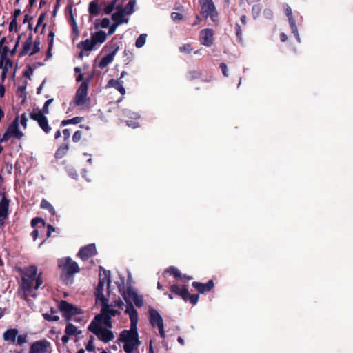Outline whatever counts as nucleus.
I'll list each match as a JSON object with an SVG mask.
<instances>
[{
	"instance_id": "obj_1",
	"label": "nucleus",
	"mask_w": 353,
	"mask_h": 353,
	"mask_svg": "<svg viewBox=\"0 0 353 353\" xmlns=\"http://www.w3.org/2000/svg\"><path fill=\"white\" fill-rule=\"evenodd\" d=\"M125 312L130 316V329L123 330L120 334L119 339L124 343V351L126 353H132L140 344L137 332L138 313L133 306L126 308Z\"/></svg>"
},
{
	"instance_id": "obj_2",
	"label": "nucleus",
	"mask_w": 353,
	"mask_h": 353,
	"mask_svg": "<svg viewBox=\"0 0 353 353\" xmlns=\"http://www.w3.org/2000/svg\"><path fill=\"white\" fill-rule=\"evenodd\" d=\"M110 284V272L101 269L99 273V281L94 292L96 303L101 305V312H110L112 315L119 314V312L113 308V305L108 304V300L105 294H109V286Z\"/></svg>"
},
{
	"instance_id": "obj_3",
	"label": "nucleus",
	"mask_w": 353,
	"mask_h": 353,
	"mask_svg": "<svg viewBox=\"0 0 353 353\" xmlns=\"http://www.w3.org/2000/svg\"><path fill=\"white\" fill-rule=\"evenodd\" d=\"M115 316L103 310V313L97 315L91 322L88 327L89 330L104 343L112 341L114 338V335L108 328L112 327L111 318Z\"/></svg>"
},
{
	"instance_id": "obj_4",
	"label": "nucleus",
	"mask_w": 353,
	"mask_h": 353,
	"mask_svg": "<svg viewBox=\"0 0 353 353\" xmlns=\"http://www.w3.org/2000/svg\"><path fill=\"white\" fill-rule=\"evenodd\" d=\"M43 283L41 273H37V268L31 265L24 270L22 276L21 289L26 296H34L33 290H37Z\"/></svg>"
},
{
	"instance_id": "obj_5",
	"label": "nucleus",
	"mask_w": 353,
	"mask_h": 353,
	"mask_svg": "<svg viewBox=\"0 0 353 353\" xmlns=\"http://www.w3.org/2000/svg\"><path fill=\"white\" fill-rule=\"evenodd\" d=\"M134 5V1H130L124 8L119 6L116 7V12L112 16L114 24L109 26V35L112 34L119 25L128 22V17L133 13Z\"/></svg>"
},
{
	"instance_id": "obj_6",
	"label": "nucleus",
	"mask_w": 353,
	"mask_h": 353,
	"mask_svg": "<svg viewBox=\"0 0 353 353\" xmlns=\"http://www.w3.org/2000/svg\"><path fill=\"white\" fill-rule=\"evenodd\" d=\"M119 291L121 293L124 300L130 305L127 307L132 306V302L133 301L137 307H142L144 301L143 296L137 293V292L132 288H128L126 291H123L121 288H119Z\"/></svg>"
},
{
	"instance_id": "obj_7",
	"label": "nucleus",
	"mask_w": 353,
	"mask_h": 353,
	"mask_svg": "<svg viewBox=\"0 0 353 353\" xmlns=\"http://www.w3.org/2000/svg\"><path fill=\"white\" fill-rule=\"evenodd\" d=\"M23 137V133L20 130L19 117H17L7 128L1 139V141H6L11 138L20 139Z\"/></svg>"
},
{
	"instance_id": "obj_8",
	"label": "nucleus",
	"mask_w": 353,
	"mask_h": 353,
	"mask_svg": "<svg viewBox=\"0 0 353 353\" xmlns=\"http://www.w3.org/2000/svg\"><path fill=\"white\" fill-rule=\"evenodd\" d=\"M201 14L210 17L214 22L218 21V14L212 0H201Z\"/></svg>"
},
{
	"instance_id": "obj_9",
	"label": "nucleus",
	"mask_w": 353,
	"mask_h": 353,
	"mask_svg": "<svg viewBox=\"0 0 353 353\" xmlns=\"http://www.w3.org/2000/svg\"><path fill=\"white\" fill-rule=\"evenodd\" d=\"M59 308L67 320H70L76 315L82 313L81 308L69 303L66 301H61L59 303Z\"/></svg>"
},
{
	"instance_id": "obj_10",
	"label": "nucleus",
	"mask_w": 353,
	"mask_h": 353,
	"mask_svg": "<svg viewBox=\"0 0 353 353\" xmlns=\"http://www.w3.org/2000/svg\"><path fill=\"white\" fill-rule=\"evenodd\" d=\"M88 82H83L78 88L75 95V103L77 105H88L90 98L88 97Z\"/></svg>"
},
{
	"instance_id": "obj_11",
	"label": "nucleus",
	"mask_w": 353,
	"mask_h": 353,
	"mask_svg": "<svg viewBox=\"0 0 353 353\" xmlns=\"http://www.w3.org/2000/svg\"><path fill=\"white\" fill-rule=\"evenodd\" d=\"M59 265L62 269L63 272L67 274H72L79 271L77 263L70 258L60 259Z\"/></svg>"
},
{
	"instance_id": "obj_12",
	"label": "nucleus",
	"mask_w": 353,
	"mask_h": 353,
	"mask_svg": "<svg viewBox=\"0 0 353 353\" xmlns=\"http://www.w3.org/2000/svg\"><path fill=\"white\" fill-rule=\"evenodd\" d=\"M50 343L46 340H40L34 342L30 348V353H51Z\"/></svg>"
},
{
	"instance_id": "obj_13",
	"label": "nucleus",
	"mask_w": 353,
	"mask_h": 353,
	"mask_svg": "<svg viewBox=\"0 0 353 353\" xmlns=\"http://www.w3.org/2000/svg\"><path fill=\"white\" fill-rule=\"evenodd\" d=\"M149 312L151 324L152 326H157L158 327L159 334L161 337L164 338L165 334L164 332V326L162 317L159 314V312L154 309H150Z\"/></svg>"
},
{
	"instance_id": "obj_14",
	"label": "nucleus",
	"mask_w": 353,
	"mask_h": 353,
	"mask_svg": "<svg viewBox=\"0 0 353 353\" xmlns=\"http://www.w3.org/2000/svg\"><path fill=\"white\" fill-rule=\"evenodd\" d=\"M13 62L6 55H1L0 59V69L1 70V81L3 82L10 70L12 69Z\"/></svg>"
},
{
	"instance_id": "obj_15",
	"label": "nucleus",
	"mask_w": 353,
	"mask_h": 353,
	"mask_svg": "<svg viewBox=\"0 0 353 353\" xmlns=\"http://www.w3.org/2000/svg\"><path fill=\"white\" fill-rule=\"evenodd\" d=\"M199 41L203 46H211L214 43V31L210 28L202 30L199 34Z\"/></svg>"
},
{
	"instance_id": "obj_16",
	"label": "nucleus",
	"mask_w": 353,
	"mask_h": 353,
	"mask_svg": "<svg viewBox=\"0 0 353 353\" xmlns=\"http://www.w3.org/2000/svg\"><path fill=\"white\" fill-rule=\"evenodd\" d=\"M31 118L37 121L41 129L46 133H48L51 128L48 125L47 118L41 112H34L31 114Z\"/></svg>"
},
{
	"instance_id": "obj_17",
	"label": "nucleus",
	"mask_w": 353,
	"mask_h": 353,
	"mask_svg": "<svg viewBox=\"0 0 353 353\" xmlns=\"http://www.w3.org/2000/svg\"><path fill=\"white\" fill-rule=\"evenodd\" d=\"M284 12L288 17L289 23L292 29V33L294 34L299 42H301V38L299 34L298 29L296 25L295 20L292 16V11L291 8L286 5L284 6Z\"/></svg>"
},
{
	"instance_id": "obj_18",
	"label": "nucleus",
	"mask_w": 353,
	"mask_h": 353,
	"mask_svg": "<svg viewBox=\"0 0 353 353\" xmlns=\"http://www.w3.org/2000/svg\"><path fill=\"white\" fill-rule=\"evenodd\" d=\"M9 205L10 200L3 196L0 201V226L4 225L5 221L8 217Z\"/></svg>"
},
{
	"instance_id": "obj_19",
	"label": "nucleus",
	"mask_w": 353,
	"mask_h": 353,
	"mask_svg": "<svg viewBox=\"0 0 353 353\" xmlns=\"http://www.w3.org/2000/svg\"><path fill=\"white\" fill-rule=\"evenodd\" d=\"M38 224H40V225L38 227V228L35 229L31 233V236H32V237L34 241H35L37 239L39 232H41V230H44L45 225H46L45 221L43 219H40V218H34V219H33L32 220V221H31L32 227L34 228Z\"/></svg>"
},
{
	"instance_id": "obj_20",
	"label": "nucleus",
	"mask_w": 353,
	"mask_h": 353,
	"mask_svg": "<svg viewBox=\"0 0 353 353\" xmlns=\"http://www.w3.org/2000/svg\"><path fill=\"white\" fill-rule=\"evenodd\" d=\"M96 253V247L94 244H90L81 248L79 252V255L83 260H86L89 257L92 256Z\"/></svg>"
},
{
	"instance_id": "obj_21",
	"label": "nucleus",
	"mask_w": 353,
	"mask_h": 353,
	"mask_svg": "<svg viewBox=\"0 0 353 353\" xmlns=\"http://www.w3.org/2000/svg\"><path fill=\"white\" fill-rule=\"evenodd\" d=\"M33 48V41L31 37H29L23 46V48L19 53L20 56L25 55H32L35 54V50H32Z\"/></svg>"
},
{
	"instance_id": "obj_22",
	"label": "nucleus",
	"mask_w": 353,
	"mask_h": 353,
	"mask_svg": "<svg viewBox=\"0 0 353 353\" xmlns=\"http://www.w3.org/2000/svg\"><path fill=\"white\" fill-rule=\"evenodd\" d=\"M170 290L181 296L184 300H187L188 298V291L185 285H172L170 287Z\"/></svg>"
},
{
	"instance_id": "obj_23",
	"label": "nucleus",
	"mask_w": 353,
	"mask_h": 353,
	"mask_svg": "<svg viewBox=\"0 0 353 353\" xmlns=\"http://www.w3.org/2000/svg\"><path fill=\"white\" fill-rule=\"evenodd\" d=\"M18 333L19 332L16 328L8 329L3 333V340L5 341L14 343Z\"/></svg>"
},
{
	"instance_id": "obj_24",
	"label": "nucleus",
	"mask_w": 353,
	"mask_h": 353,
	"mask_svg": "<svg viewBox=\"0 0 353 353\" xmlns=\"http://www.w3.org/2000/svg\"><path fill=\"white\" fill-rule=\"evenodd\" d=\"M123 81L121 79H111L108 83V87L114 88L117 90L122 95L125 94V90L123 86Z\"/></svg>"
},
{
	"instance_id": "obj_25",
	"label": "nucleus",
	"mask_w": 353,
	"mask_h": 353,
	"mask_svg": "<svg viewBox=\"0 0 353 353\" xmlns=\"http://www.w3.org/2000/svg\"><path fill=\"white\" fill-rule=\"evenodd\" d=\"M91 38L94 41L95 46L97 44L103 43L107 38V35L104 31H98L91 34Z\"/></svg>"
},
{
	"instance_id": "obj_26",
	"label": "nucleus",
	"mask_w": 353,
	"mask_h": 353,
	"mask_svg": "<svg viewBox=\"0 0 353 353\" xmlns=\"http://www.w3.org/2000/svg\"><path fill=\"white\" fill-rule=\"evenodd\" d=\"M117 52V48L115 49L111 53H109L108 54H107L106 56L103 57L101 59V61L99 62V66L101 68H103L106 67L108 64H110L113 61Z\"/></svg>"
},
{
	"instance_id": "obj_27",
	"label": "nucleus",
	"mask_w": 353,
	"mask_h": 353,
	"mask_svg": "<svg viewBox=\"0 0 353 353\" xmlns=\"http://www.w3.org/2000/svg\"><path fill=\"white\" fill-rule=\"evenodd\" d=\"M166 272H168L172 274L176 279H187L188 280H192V278L190 276H187L186 275H182L180 271L176 268L175 267H170L165 270Z\"/></svg>"
},
{
	"instance_id": "obj_28",
	"label": "nucleus",
	"mask_w": 353,
	"mask_h": 353,
	"mask_svg": "<svg viewBox=\"0 0 353 353\" xmlns=\"http://www.w3.org/2000/svg\"><path fill=\"white\" fill-rule=\"evenodd\" d=\"M79 46L84 50L90 51L94 48L95 44L91 38L90 39H86L83 41H81L79 44Z\"/></svg>"
},
{
	"instance_id": "obj_29",
	"label": "nucleus",
	"mask_w": 353,
	"mask_h": 353,
	"mask_svg": "<svg viewBox=\"0 0 353 353\" xmlns=\"http://www.w3.org/2000/svg\"><path fill=\"white\" fill-rule=\"evenodd\" d=\"M65 334L70 336H77L81 333V332L74 325L68 323L65 327Z\"/></svg>"
},
{
	"instance_id": "obj_30",
	"label": "nucleus",
	"mask_w": 353,
	"mask_h": 353,
	"mask_svg": "<svg viewBox=\"0 0 353 353\" xmlns=\"http://www.w3.org/2000/svg\"><path fill=\"white\" fill-rule=\"evenodd\" d=\"M68 150L69 146L68 144L60 146L56 152V157L59 159L63 157L68 152Z\"/></svg>"
},
{
	"instance_id": "obj_31",
	"label": "nucleus",
	"mask_w": 353,
	"mask_h": 353,
	"mask_svg": "<svg viewBox=\"0 0 353 353\" xmlns=\"http://www.w3.org/2000/svg\"><path fill=\"white\" fill-rule=\"evenodd\" d=\"M83 121V117H76L70 119L63 120L61 122V125L65 126L68 124H77Z\"/></svg>"
},
{
	"instance_id": "obj_32",
	"label": "nucleus",
	"mask_w": 353,
	"mask_h": 353,
	"mask_svg": "<svg viewBox=\"0 0 353 353\" xmlns=\"http://www.w3.org/2000/svg\"><path fill=\"white\" fill-rule=\"evenodd\" d=\"M146 39H147V34H141L136 40L135 46L138 48H142L145 45V43L146 42Z\"/></svg>"
},
{
	"instance_id": "obj_33",
	"label": "nucleus",
	"mask_w": 353,
	"mask_h": 353,
	"mask_svg": "<svg viewBox=\"0 0 353 353\" xmlns=\"http://www.w3.org/2000/svg\"><path fill=\"white\" fill-rule=\"evenodd\" d=\"M41 208L48 210L52 214H55L53 206L46 199H43L41 203Z\"/></svg>"
},
{
	"instance_id": "obj_34",
	"label": "nucleus",
	"mask_w": 353,
	"mask_h": 353,
	"mask_svg": "<svg viewBox=\"0 0 353 353\" xmlns=\"http://www.w3.org/2000/svg\"><path fill=\"white\" fill-rule=\"evenodd\" d=\"M89 12L93 16H97L99 13V8L97 4L92 1L89 5Z\"/></svg>"
},
{
	"instance_id": "obj_35",
	"label": "nucleus",
	"mask_w": 353,
	"mask_h": 353,
	"mask_svg": "<svg viewBox=\"0 0 353 353\" xmlns=\"http://www.w3.org/2000/svg\"><path fill=\"white\" fill-rule=\"evenodd\" d=\"M192 285L200 292L203 293L206 291H208L205 284L199 283V282H194L192 283Z\"/></svg>"
},
{
	"instance_id": "obj_36",
	"label": "nucleus",
	"mask_w": 353,
	"mask_h": 353,
	"mask_svg": "<svg viewBox=\"0 0 353 353\" xmlns=\"http://www.w3.org/2000/svg\"><path fill=\"white\" fill-rule=\"evenodd\" d=\"M43 317L45 318V319H46L48 321H58L59 319V316L57 315H56L55 313L53 312H52L51 314H48V313L43 314Z\"/></svg>"
},
{
	"instance_id": "obj_37",
	"label": "nucleus",
	"mask_w": 353,
	"mask_h": 353,
	"mask_svg": "<svg viewBox=\"0 0 353 353\" xmlns=\"http://www.w3.org/2000/svg\"><path fill=\"white\" fill-rule=\"evenodd\" d=\"M116 1L117 0H114L113 1H112L108 6H105V8H104V12L106 14H110V12H112L114 10V9L115 8Z\"/></svg>"
},
{
	"instance_id": "obj_38",
	"label": "nucleus",
	"mask_w": 353,
	"mask_h": 353,
	"mask_svg": "<svg viewBox=\"0 0 353 353\" xmlns=\"http://www.w3.org/2000/svg\"><path fill=\"white\" fill-rule=\"evenodd\" d=\"M19 124L23 127V130H25L27 127V121L28 119L25 114H22L20 118H19Z\"/></svg>"
},
{
	"instance_id": "obj_39",
	"label": "nucleus",
	"mask_w": 353,
	"mask_h": 353,
	"mask_svg": "<svg viewBox=\"0 0 353 353\" xmlns=\"http://www.w3.org/2000/svg\"><path fill=\"white\" fill-rule=\"evenodd\" d=\"M261 12V8L259 6L256 5L252 7V15L254 19L257 18Z\"/></svg>"
},
{
	"instance_id": "obj_40",
	"label": "nucleus",
	"mask_w": 353,
	"mask_h": 353,
	"mask_svg": "<svg viewBox=\"0 0 353 353\" xmlns=\"http://www.w3.org/2000/svg\"><path fill=\"white\" fill-rule=\"evenodd\" d=\"M179 49L180 51L183 53H190L192 51V48L189 44H184L181 46Z\"/></svg>"
},
{
	"instance_id": "obj_41",
	"label": "nucleus",
	"mask_w": 353,
	"mask_h": 353,
	"mask_svg": "<svg viewBox=\"0 0 353 353\" xmlns=\"http://www.w3.org/2000/svg\"><path fill=\"white\" fill-rule=\"evenodd\" d=\"M27 341V335L26 334H21L17 336V344L22 345Z\"/></svg>"
},
{
	"instance_id": "obj_42",
	"label": "nucleus",
	"mask_w": 353,
	"mask_h": 353,
	"mask_svg": "<svg viewBox=\"0 0 353 353\" xmlns=\"http://www.w3.org/2000/svg\"><path fill=\"white\" fill-rule=\"evenodd\" d=\"M110 20L108 18L103 19L100 23V26L103 28H106L110 26Z\"/></svg>"
},
{
	"instance_id": "obj_43",
	"label": "nucleus",
	"mask_w": 353,
	"mask_h": 353,
	"mask_svg": "<svg viewBox=\"0 0 353 353\" xmlns=\"http://www.w3.org/2000/svg\"><path fill=\"white\" fill-rule=\"evenodd\" d=\"M82 134L80 131H77L72 136V140L74 142H78L81 139Z\"/></svg>"
},
{
	"instance_id": "obj_44",
	"label": "nucleus",
	"mask_w": 353,
	"mask_h": 353,
	"mask_svg": "<svg viewBox=\"0 0 353 353\" xmlns=\"http://www.w3.org/2000/svg\"><path fill=\"white\" fill-rule=\"evenodd\" d=\"M86 350L89 352H92L94 350V345L92 339H90L88 344L86 345Z\"/></svg>"
},
{
	"instance_id": "obj_45",
	"label": "nucleus",
	"mask_w": 353,
	"mask_h": 353,
	"mask_svg": "<svg viewBox=\"0 0 353 353\" xmlns=\"http://www.w3.org/2000/svg\"><path fill=\"white\" fill-rule=\"evenodd\" d=\"M220 68L221 69V71H222V73L224 76L225 77H228V68H227V65L224 63H221L220 65Z\"/></svg>"
},
{
	"instance_id": "obj_46",
	"label": "nucleus",
	"mask_w": 353,
	"mask_h": 353,
	"mask_svg": "<svg viewBox=\"0 0 353 353\" xmlns=\"http://www.w3.org/2000/svg\"><path fill=\"white\" fill-rule=\"evenodd\" d=\"M172 18L174 21H179L182 19V15L179 12H173L172 13Z\"/></svg>"
},
{
	"instance_id": "obj_47",
	"label": "nucleus",
	"mask_w": 353,
	"mask_h": 353,
	"mask_svg": "<svg viewBox=\"0 0 353 353\" xmlns=\"http://www.w3.org/2000/svg\"><path fill=\"white\" fill-rule=\"evenodd\" d=\"M40 41H33V48L32 50H35V53L38 52L40 50L39 48Z\"/></svg>"
},
{
	"instance_id": "obj_48",
	"label": "nucleus",
	"mask_w": 353,
	"mask_h": 353,
	"mask_svg": "<svg viewBox=\"0 0 353 353\" xmlns=\"http://www.w3.org/2000/svg\"><path fill=\"white\" fill-rule=\"evenodd\" d=\"M190 303L193 305H195L199 300V295H192L189 296Z\"/></svg>"
},
{
	"instance_id": "obj_49",
	"label": "nucleus",
	"mask_w": 353,
	"mask_h": 353,
	"mask_svg": "<svg viewBox=\"0 0 353 353\" xmlns=\"http://www.w3.org/2000/svg\"><path fill=\"white\" fill-rule=\"evenodd\" d=\"M263 14L266 18L270 19L272 17V11L270 9H266L264 10Z\"/></svg>"
},
{
	"instance_id": "obj_50",
	"label": "nucleus",
	"mask_w": 353,
	"mask_h": 353,
	"mask_svg": "<svg viewBox=\"0 0 353 353\" xmlns=\"http://www.w3.org/2000/svg\"><path fill=\"white\" fill-rule=\"evenodd\" d=\"M124 303L121 299H118L114 301V306L118 307L119 308H123Z\"/></svg>"
},
{
	"instance_id": "obj_51",
	"label": "nucleus",
	"mask_w": 353,
	"mask_h": 353,
	"mask_svg": "<svg viewBox=\"0 0 353 353\" xmlns=\"http://www.w3.org/2000/svg\"><path fill=\"white\" fill-rule=\"evenodd\" d=\"M52 99H49V100H47L44 104V107H43V109L45 110V112L46 114L48 113V105L52 103Z\"/></svg>"
},
{
	"instance_id": "obj_52",
	"label": "nucleus",
	"mask_w": 353,
	"mask_h": 353,
	"mask_svg": "<svg viewBox=\"0 0 353 353\" xmlns=\"http://www.w3.org/2000/svg\"><path fill=\"white\" fill-rule=\"evenodd\" d=\"M16 28H17V21L15 19H14L10 22V26H9V29L10 31H12L14 29H15Z\"/></svg>"
},
{
	"instance_id": "obj_53",
	"label": "nucleus",
	"mask_w": 353,
	"mask_h": 353,
	"mask_svg": "<svg viewBox=\"0 0 353 353\" xmlns=\"http://www.w3.org/2000/svg\"><path fill=\"white\" fill-rule=\"evenodd\" d=\"M55 230V228L50 225H48V232L47 236L50 237L51 236V233Z\"/></svg>"
},
{
	"instance_id": "obj_54",
	"label": "nucleus",
	"mask_w": 353,
	"mask_h": 353,
	"mask_svg": "<svg viewBox=\"0 0 353 353\" xmlns=\"http://www.w3.org/2000/svg\"><path fill=\"white\" fill-rule=\"evenodd\" d=\"M63 134L65 137V139H66V140H68L70 137V132L69 130H68V129L63 130Z\"/></svg>"
},
{
	"instance_id": "obj_55",
	"label": "nucleus",
	"mask_w": 353,
	"mask_h": 353,
	"mask_svg": "<svg viewBox=\"0 0 353 353\" xmlns=\"http://www.w3.org/2000/svg\"><path fill=\"white\" fill-rule=\"evenodd\" d=\"M206 288H207V290L208 291L210 290L212 288H213L214 287V283L212 281H208L206 284Z\"/></svg>"
},
{
	"instance_id": "obj_56",
	"label": "nucleus",
	"mask_w": 353,
	"mask_h": 353,
	"mask_svg": "<svg viewBox=\"0 0 353 353\" xmlns=\"http://www.w3.org/2000/svg\"><path fill=\"white\" fill-rule=\"evenodd\" d=\"M127 125L133 128H135L139 126L137 123H136V122L132 123V121H127Z\"/></svg>"
},
{
	"instance_id": "obj_57",
	"label": "nucleus",
	"mask_w": 353,
	"mask_h": 353,
	"mask_svg": "<svg viewBox=\"0 0 353 353\" xmlns=\"http://www.w3.org/2000/svg\"><path fill=\"white\" fill-rule=\"evenodd\" d=\"M5 94V88L2 83L0 84V97H3Z\"/></svg>"
},
{
	"instance_id": "obj_58",
	"label": "nucleus",
	"mask_w": 353,
	"mask_h": 353,
	"mask_svg": "<svg viewBox=\"0 0 353 353\" xmlns=\"http://www.w3.org/2000/svg\"><path fill=\"white\" fill-rule=\"evenodd\" d=\"M69 336L70 335H67L66 334L62 336V341L64 343H66L68 342V340H69Z\"/></svg>"
},
{
	"instance_id": "obj_59",
	"label": "nucleus",
	"mask_w": 353,
	"mask_h": 353,
	"mask_svg": "<svg viewBox=\"0 0 353 353\" xmlns=\"http://www.w3.org/2000/svg\"><path fill=\"white\" fill-rule=\"evenodd\" d=\"M281 40L283 42L287 40V35H286L285 34H284V33H282V34H281Z\"/></svg>"
},
{
	"instance_id": "obj_60",
	"label": "nucleus",
	"mask_w": 353,
	"mask_h": 353,
	"mask_svg": "<svg viewBox=\"0 0 353 353\" xmlns=\"http://www.w3.org/2000/svg\"><path fill=\"white\" fill-rule=\"evenodd\" d=\"M69 174H70V175L72 178H74V179H75V178L77 177V174L76 173V172H75V171H74V172H73V171H72H72H70V172H69Z\"/></svg>"
},
{
	"instance_id": "obj_61",
	"label": "nucleus",
	"mask_w": 353,
	"mask_h": 353,
	"mask_svg": "<svg viewBox=\"0 0 353 353\" xmlns=\"http://www.w3.org/2000/svg\"><path fill=\"white\" fill-rule=\"evenodd\" d=\"M76 79L77 81H81L83 80V75L81 74H79L77 76Z\"/></svg>"
},
{
	"instance_id": "obj_62",
	"label": "nucleus",
	"mask_w": 353,
	"mask_h": 353,
	"mask_svg": "<svg viewBox=\"0 0 353 353\" xmlns=\"http://www.w3.org/2000/svg\"><path fill=\"white\" fill-rule=\"evenodd\" d=\"M43 21V16H40L38 19V23H37V25H39L40 23H41Z\"/></svg>"
},
{
	"instance_id": "obj_63",
	"label": "nucleus",
	"mask_w": 353,
	"mask_h": 353,
	"mask_svg": "<svg viewBox=\"0 0 353 353\" xmlns=\"http://www.w3.org/2000/svg\"><path fill=\"white\" fill-rule=\"evenodd\" d=\"M55 139H58L61 137V132L59 130L57 131L55 133Z\"/></svg>"
},
{
	"instance_id": "obj_64",
	"label": "nucleus",
	"mask_w": 353,
	"mask_h": 353,
	"mask_svg": "<svg viewBox=\"0 0 353 353\" xmlns=\"http://www.w3.org/2000/svg\"><path fill=\"white\" fill-rule=\"evenodd\" d=\"M178 342L180 343L181 344L183 345L184 344V340L181 338V337H178V339H177Z\"/></svg>"
}]
</instances>
